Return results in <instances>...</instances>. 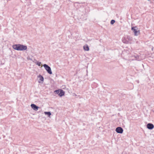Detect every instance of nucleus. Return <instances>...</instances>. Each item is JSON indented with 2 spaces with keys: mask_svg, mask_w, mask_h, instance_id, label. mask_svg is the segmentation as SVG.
I'll list each match as a JSON object with an SVG mask.
<instances>
[{
  "mask_svg": "<svg viewBox=\"0 0 154 154\" xmlns=\"http://www.w3.org/2000/svg\"><path fill=\"white\" fill-rule=\"evenodd\" d=\"M44 67L47 72L50 74H52V72L51 68L50 66L46 64H44L43 65Z\"/></svg>",
  "mask_w": 154,
  "mask_h": 154,
  "instance_id": "nucleus-3",
  "label": "nucleus"
},
{
  "mask_svg": "<svg viewBox=\"0 0 154 154\" xmlns=\"http://www.w3.org/2000/svg\"><path fill=\"white\" fill-rule=\"evenodd\" d=\"M73 95L74 96H77V95L76 94L74 93V94H73Z\"/></svg>",
  "mask_w": 154,
  "mask_h": 154,
  "instance_id": "nucleus-16",
  "label": "nucleus"
},
{
  "mask_svg": "<svg viewBox=\"0 0 154 154\" xmlns=\"http://www.w3.org/2000/svg\"><path fill=\"white\" fill-rule=\"evenodd\" d=\"M116 131L117 133L122 134L123 133V130L121 127H118L116 128Z\"/></svg>",
  "mask_w": 154,
  "mask_h": 154,
  "instance_id": "nucleus-5",
  "label": "nucleus"
},
{
  "mask_svg": "<svg viewBox=\"0 0 154 154\" xmlns=\"http://www.w3.org/2000/svg\"><path fill=\"white\" fill-rule=\"evenodd\" d=\"M64 92L62 90H60V91L59 94V96L60 97H62L64 95Z\"/></svg>",
  "mask_w": 154,
  "mask_h": 154,
  "instance_id": "nucleus-9",
  "label": "nucleus"
},
{
  "mask_svg": "<svg viewBox=\"0 0 154 154\" xmlns=\"http://www.w3.org/2000/svg\"><path fill=\"white\" fill-rule=\"evenodd\" d=\"M133 41V38L129 36H125L122 39L123 42L125 44H131Z\"/></svg>",
  "mask_w": 154,
  "mask_h": 154,
  "instance_id": "nucleus-2",
  "label": "nucleus"
},
{
  "mask_svg": "<svg viewBox=\"0 0 154 154\" xmlns=\"http://www.w3.org/2000/svg\"><path fill=\"white\" fill-rule=\"evenodd\" d=\"M147 127L149 129H152L154 128L153 125L151 123H148L147 125Z\"/></svg>",
  "mask_w": 154,
  "mask_h": 154,
  "instance_id": "nucleus-7",
  "label": "nucleus"
},
{
  "mask_svg": "<svg viewBox=\"0 0 154 154\" xmlns=\"http://www.w3.org/2000/svg\"><path fill=\"white\" fill-rule=\"evenodd\" d=\"M35 63L36 64L38 65V66H40L41 63L40 62H39L38 61H36L35 62Z\"/></svg>",
  "mask_w": 154,
  "mask_h": 154,
  "instance_id": "nucleus-12",
  "label": "nucleus"
},
{
  "mask_svg": "<svg viewBox=\"0 0 154 154\" xmlns=\"http://www.w3.org/2000/svg\"><path fill=\"white\" fill-rule=\"evenodd\" d=\"M115 21L114 20H112L110 22V23L111 24H113L115 22Z\"/></svg>",
  "mask_w": 154,
  "mask_h": 154,
  "instance_id": "nucleus-15",
  "label": "nucleus"
},
{
  "mask_svg": "<svg viewBox=\"0 0 154 154\" xmlns=\"http://www.w3.org/2000/svg\"><path fill=\"white\" fill-rule=\"evenodd\" d=\"M39 82V83H40V82H39H39Z\"/></svg>",
  "mask_w": 154,
  "mask_h": 154,
  "instance_id": "nucleus-17",
  "label": "nucleus"
},
{
  "mask_svg": "<svg viewBox=\"0 0 154 154\" xmlns=\"http://www.w3.org/2000/svg\"><path fill=\"white\" fill-rule=\"evenodd\" d=\"M31 106L33 109L35 111H37L39 108V107L33 104H31Z\"/></svg>",
  "mask_w": 154,
  "mask_h": 154,
  "instance_id": "nucleus-6",
  "label": "nucleus"
},
{
  "mask_svg": "<svg viewBox=\"0 0 154 154\" xmlns=\"http://www.w3.org/2000/svg\"><path fill=\"white\" fill-rule=\"evenodd\" d=\"M44 113L45 115H47L49 117H50L51 115V112H44Z\"/></svg>",
  "mask_w": 154,
  "mask_h": 154,
  "instance_id": "nucleus-11",
  "label": "nucleus"
},
{
  "mask_svg": "<svg viewBox=\"0 0 154 154\" xmlns=\"http://www.w3.org/2000/svg\"><path fill=\"white\" fill-rule=\"evenodd\" d=\"M38 77V78H40V80L42 82H43L44 81V78L41 75H39Z\"/></svg>",
  "mask_w": 154,
  "mask_h": 154,
  "instance_id": "nucleus-10",
  "label": "nucleus"
},
{
  "mask_svg": "<svg viewBox=\"0 0 154 154\" xmlns=\"http://www.w3.org/2000/svg\"><path fill=\"white\" fill-rule=\"evenodd\" d=\"M13 48L17 51H25L27 49V47L26 45L20 44L14 45L12 46Z\"/></svg>",
  "mask_w": 154,
  "mask_h": 154,
  "instance_id": "nucleus-1",
  "label": "nucleus"
},
{
  "mask_svg": "<svg viewBox=\"0 0 154 154\" xmlns=\"http://www.w3.org/2000/svg\"><path fill=\"white\" fill-rule=\"evenodd\" d=\"M136 28V27H132L131 30L133 31L134 32L135 35L137 36L139 34L140 32L139 31H137V29H135Z\"/></svg>",
  "mask_w": 154,
  "mask_h": 154,
  "instance_id": "nucleus-4",
  "label": "nucleus"
},
{
  "mask_svg": "<svg viewBox=\"0 0 154 154\" xmlns=\"http://www.w3.org/2000/svg\"><path fill=\"white\" fill-rule=\"evenodd\" d=\"M60 90H55L54 91V92L57 94H58V95H59V94L60 93Z\"/></svg>",
  "mask_w": 154,
  "mask_h": 154,
  "instance_id": "nucleus-14",
  "label": "nucleus"
},
{
  "mask_svg": "<svg viewBox=\"0 0 154 154\" xmlns=\"http://www.w3.org/2000/svg\"><path fill=\"white\" fill-rule=\"evenodd\" d=\"M83 49L85 51H88L89 50V48L87 45H86L83 46Z\"/></svg>",
  "mask_w": 154,
  "mask_h": 154,
  "instance_id": "nucleus-8",
  "label": "nucleus"
},
{
  "mask_svg": "<svg viewBox=\"0 0 154 154\" xmlns=\"http://www.w3.org/2000/svg\"><path fill=\"white\" fill-rule=\"evenodd\" d=\"M134 57L135 58V60H140L139 56L136 55V56H134Z\"/></svg>",
  "mask_w": 154,
  "mask_h": 154,
  "instance_id": "nucleus-13",
  "label": "nucleus"
}]
</instances>
